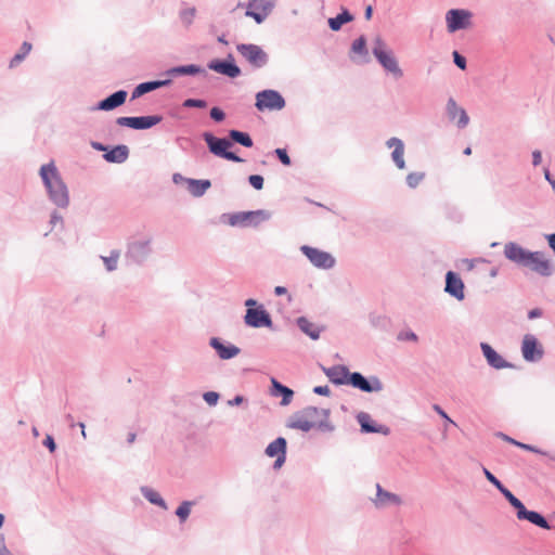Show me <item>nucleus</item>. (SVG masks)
<instances>
[{
    "label": "nucleus",
    "mask_w": 555,
    "mask_h": 555,
    "mask_svg": "<svg viewBox=\"0 0 555 555\" xmlns=\"http://www.w3.org/2000/svg\"><path fill=\"white\" fill-rule=\"evenodd\" d=\"M434 410L440 415L442 416L443 418H446L449 423L453 424V421L447 415V413L439 406V405H434Z\"/></svg>",
    "instance_id": "obj_54"
},
{
    "label": "nucleus",
    "mask_w": 555,
    "mask_h": 555,
    "mask_svg": "<svg viewBox=\"0 0 555 555\" xmlns=\"http://www.w3.org/2000/svg\"><path fill=\"white\" fill-rule=\"evenodd\" d=\"M541 314H542V312L540 309H532L529 312L528 317H529V319H534V318L541 317Z\"/></svg>",
    "instance_id": "obj_57"
},
{
    "label": "nucleus",
    "mask_w": 555,
    "mask_h": 555,
    "mask_svg": "<svg viewBox=\"0 0 555 555\" xmlns=\"http://www.w3.org/2000/svg\"><path fill=\"white\" fill-rule=\"evenodd\" d=\"M485 475H486L487 479L492 485H494L500 491H502V489H505V487L501 483V481L494 475H492L488 469H485Z\"/></svg>",
    "instance_id": "obj_44"
},
{
    "label": "nucleus",
    "mask_w": 555,
    "mask_h": 555,
    "mask_svg": "<svg viewBox=\"0 0 555 555\" xmlns=\"http://www.w3.org/2000/svg\"><path fill=\"white\" fill-rule=\"evenodd\" d=\"M272 383H273L274 388L283 395V403L284 404L289 403V401L293 397V391L289 388L278 383L275 379H273Z\"/></svg>",
    "instance_id": "obj_36"
},
{
    "label": "nucleus",
    "mask_w": 555,
    "mask_h": 555,
    "mask_svg": "<svg viewBox=\"0 0 555 555\" xmlns=\"http://www.w3.org/2000/svg\"><path fill=\"white\" fill-rule=\"evenodd\" d=\"M347 384H350L354 388H359L365 392L380 391L383 389V384L378 378H373L372 382H369L357 372L350 374Z\"/></svg>",
    "instance_id": "obj_14"
},
{
    "label": "nucleus",
    "mask_w": 555,
    "mask_h": 555,
    "mask_svg": "<svg viewBox=\"0 0 555 555\" xmlns=\"http://www.w3.org/2000/svg\"><path fill=\"white\" fill-rule=\"evenodd\" d=\"M387 145L389 147L395 146V150L392 152V159L396 163V165L398 166V168L403 169L405 166V163H404V158H403L404 146H403L402 141L397 138H391L390 140H388Z\"/></svg>",
    "instance_id": "obj_25"
},
{
    "label": "nucleus",
    "mask_w": 555,
    "mask_h": 555,
    "mask_svg": "<svg viewBox=\"0 0 555 555\" xmlns=\"http://www.w3.org/2000/svg\"><path fill=\"white\" fill-rule=\"evenodd\" d=\"M189 184L192 194L195 196L203 195L210 188V181L208 180H190Z\"/></svg>",
    "instance_id": "obj_32"
},
{
    "label": "nucleus",
    "mask_w": 555,
    "mask_h": 555,
    "mask_svg": "<svg viewBox=\"0 0 555 555\" xmlns=\"http://www.w3.org/2000/svg\"><path fill=\"white\" fill-rule=\"evenodd\" d=\"M249 183L253 188L256 190H261L263 188V178L259 175H251L249 176Z\"/></svg>",
    "instance_id": "obj_43"
},
{
    "label": "nucleus",
    "mask_w": 555,
    "mask_h": 555,
    "mask_svg": "<svg viewBox=\"0 0 555 555\" xmlns=\"http://www.w3.org/2000/svg\"><path fill=\"white\" fill-rule=\"evenodd\" d=\"M300 250L317 268L331 269L335 264V258L330 253L308 245H302Z\"/></svg>",
    "instance_id": "obj_8"
},
{
    "label": "nucleus",
    "mask_w": 555,
    "mask_h": 555,
    "mask_svg": "<svg viewBox=\"0 0 555 555\" xmlns=\"http://www.w3.org/2000/svg\"><path fill=\"white\" fill-rule=\"evenodd\" d=\"M127 92L124 90L117 91L99 103V108L103 111H111L125 103Z\"/></svg>",
    "instance_id": "obj_22"
},
{
    "label": "nucleus",
    "mask_w": 555,
    "mask_h": 555,
    "mask_svg": "<svg viewBox=\"0 0 555 555\" xmlns=\"http://www.w3.org/2000/svg\"><path fill=\"white\" fill-rule=\"evenodd\" d=\"M447 109L452 119H457V125L464 128L468 125L469 118L464 108L460 107L454 99H449Z\"/></svg>",
    "instance_id": "obj_19"
},
{
    "label": "nucleus",
    "mask_w": 555,
    "mask_h": 555,
    "mask_svg": "<svg viewBox=\"0 0 555 555\" xmlns=\"http://www.w3.org/2000/svg\"><path fill=\"white\" fill-rule=\"evenodd\" d=\"M448 30L454 33L470 25V13L465 10H450L446 16Z\"/></svg>",
    "instance_id": "obj_12"
},
{
    "label": "nucleus",
    "mask_w": 555,
    "mask_h": 555,
    "mask_svg": "<svg viewBox=\"0 0 555 555\" xmlns=\"http://www.w3.org/2000/svg\"><path fill=\"white\" fill-rule=\"evenodd\" d=\"M255 106L258 111H280L285 106V100L275 90H263L256 94Z\"/></svg>",
    "instance_id": "obj_6"
},
{
    "label": "nucleus",
    "mask_w": 555,
    "mask_h": 555,
    "mask_svg": "<svg viewBox=\"0 0 555 555\" xmlns=\"http://www.w3.org/2000/svg\"><path fill=\"white\" fill-rule=\"evenodd\" d=\"M93 146L99 151H105L106 149L101 143H94Z\"/></svg>",
    "instance_id": "obj_61"
},
{
    "label": "nucleus",
    "mask_w": 555,
    "mask_h": 555,
    "mask_svg": "<svg viewBox=\"0 0 555 555\" xmlns=\"http://www.w3.org/2000/svg\"><path fill=\"white\" fill-rule=\"evenodd\" d=\"M145 498L157 505H160L162 507H166L165 501L159 496V494L151 489L144 490Z\"/></svg>",
    "instance_id": "obj_38"
},
{
    "label": "nucleus",
    "mask_w": 555,
    "mask_h": 555,
    "mask_svg": "<svg viewBox=\"0 0 555 555\" xmlns=\"http://www.w3.org/2000/svg\"><path fill=\"white\" fill-rule=\"evenodd\" d=\"M500 437H501L502 439H504L505 441H507V442H511V443H512V441H513V438H509L508 436H506V435H504V434H500Z\"/></svg>",
    "instance_id": "obj_63"
},
{
    "label": "nucleus",
    "mask_w": 555,
    "mask_h": 555,
    "mask_svg": "<svg viewBox=\"0 0 555 555\" xmlns=\"http://www.w3.org/2000/svg\"><path fill=\"white\" fill-rule=\"evenodd\" d=\"M532 158H533V165L534 166H538L540 165L541 160H542V155H541V152L540 151H534L532 153Z\"/></svg>",
    "instance_id": "obj_56"
},
{
    "label": "nucleus",
    "mask_w": 555,
    "mask_h": 555,
    "mask_svg": "<svg viewBox=\"0 0 555 555\" xmlns=\"http://www.w3.org/2000/svg\"><path fill=\"white\" fill-rule=\"evenodd\" d=\"M423 179H424L423 172H412V173L408 175L406 183L411 188H416Z\"/></svg>",
    "instance_id": "obj_41"
},
{
    "label": "nucleus",
    "mask_w": 555,
    "mask_h": 555,
    "mask_svg": "<svg viewBox=\"0 0 555 555\" xmlns=\"http://www.w3.org/2000/svg\"><path fill=\"white\" fill-rule=\"evenodd\" d=\"M229 135H230V138L233 141L242 144L245 147H251L253 146V140L249 137V134L246 133V132H242V131H238V130H231L229 132Z\"/></svg>",
    "instance_id": "obj_33"
},
{
    "label": "nucleus",
    "mask_w": 555,
    "mask_h": 555,
    "mask_svg": "<svg viewBox=\"0 0 555 555\" xmlns=\"http://www.w3.org/2000/svg\"><path fill=\"white\" fill-rule=\"evenodd\" d=\"M372 12H373L372 7H371V5H369V7L365 9V18H366V20H370V18H371V16H372Z\"/></svg>",
    "instance_id": "obj_59"
},
{
    "label": "nucleus",
    "mask_w": 555,
    "mask_h": 555,
    "mask_svg": "<svg viewBox=\"0 0 555 555\" xmlns=\"http://www.w3.org/2000/svg\"><path fill=\"white\" fill-rule=\"evenodd\" d=\"M358 421L361 425V428L363 431H366V433H383V434H388V428L384 427V426H379V427H376L372 424V420L370 417L369 414L366 413H360L358 415Z\"/></svg>",
    "instance_id": "obj_27"
},
{
    "label": "nucleus",
    "mask_w": 555,
    "mask_h": 555,
    "mask_svg": "<svg viewBox=\"0 0 555 555\" xmlns=\"http://www.w3.org/2000/svg\"><path fill=\"white\" fill-rule=\"evenodd\" d=\"M373 54L386 70L390 72L396 77L402 76V70L399 67L397 60L390 52L386 51V46L380 38L375 40Z\"/></svg>",
    "instance_id": "obj_7"
},
{
    "label": "nucleus",
    "mask_w": 555,
    "mask_h": 555,
    "mask_svg": "<svg viewBox=\"0 0 555 555\" xmlns=\"http://www.w3.org/2000/svg\"><path fill=\"white\" fill-rule=\"evenodd\" d=\"M286 292H287V291H286V288H285V287H283V286H276V287L274 288V293H275L278 296L284 295V294H286Z\"/></svg>",
    "instance_id": "obj_58"
},
{
    "label": "nucleus",
    "mask_w": 555,
    "mask_h": 555,
    "mask_svg": "<svg viewBox=\"0 0 555 555\" xmlns=\"http://www.w3.org/2000/svg\"><path fill=\"white\" fill-rule=\"evenodd\" d=\"M266 454L270 457H276L274 467L280 468L286 457V440L282 437L276 438L267 447Z\"/></svg>",
    "instance_id": "obj_15"
},
{
    "label": "nucleus",
    "mask_w": 555,
    "mask_h": 555,
    "mask_svg": "<svg viewBox=\"0 0 555 555\" xmlns=\"http://www.w3.org/2000/svg\"><path fill=\"white\" fill-rule=\"evenodd\" d=\"M40 176L49 191L51 199L61 207L68 204V192L63 183L56 167L53 163L43 165L40 169Z\"/></svg>",
    "instance_id": "obj_3"
},
{
    "label": "nucleus",
    "mask_w": 555,
    "mask_h": 555,
    "mask_svg": "<svg viewBox=\"0 0 555 555\" xmlns=\"http://www.w3.org/2000/svg\"><path fill=\"white\" fill-rule=\"evenodd\" d=\"M162 121V117L154 116H141V117H118L116 122L119 126L130 127L133 129H149Z\"/></svg>",
    "instance_id": "obj_10"
},
{
    "label": "nucleus",
    "mask_w": 555,
    "mask_h": 555,
    "mask_svg": "<svg viewBox=\"0 0 555 555\" xmlns=\"http://www.w3.org/2000/svg\"><path fill=\"white\" fill-rule=\"evenodd\" d=\"M43 444L50 450V452H54L55 451V442H54V439L51 437V436H47L46 439L43 440Z\"/></svg>",
    "instance_id": "obj_49"
},
{
    "label": "nucleus",
    "mask_w": 555,
    "mask_h": 555,
    "mask_svg": "<svg viewBox=\"0 0 555 555\" xmlns=\"http://www.w3.org/2000/svg\"><path fill=\"white\" fill-rule=\"evenodd\" d=\"M275 153L283 165H285V166L291 165V158L284 149H278L275 151Z\"/></svg>",
    "instance_id": "obj_45"
},
{
    "label": "nucleus",
    "mask_w": 555,
    "mask_h": 555,
    "mask_svg": "<svg viewBox=\"0 0 555 555\" xmlns=\"http://www.w3.org/2000/svg\"><path fill=\"white\" fill-rule=\"evenodd\" d=\"M266 214L259 211L237 212L229 216V223L231 225H246L253 222H258L266 218Z\"/></svg>",
    "instance_id": "obj_16"
},
{
    "label": "nucleus",
    "mask_w": 555,
    "mask_h": 555,
    "mask_svg": "<svg viewBox=\"0 0 555 555\" xmlns=\"http://www.w3.org/2000/svg\"><path fill=\"white\" fill-rule=\"evenodd\" d=\"M245 322L253 327L269 326L271 324L270 317L264 310L254 308L247 309Z\"/></svg>",
    "instance_id": "obj_17"
},
{
    "label": "nucleus",
    "mask_w": 555,
    "mask_h": 555,
    "mask_svg": "<svg viewBox=\"0 0 555 555\" xmlns=\"http://www.w3.org/2000/svg\"><path fill=\"white\" fill-rule=\"evenodd\" d=\"M184 107H198L204 108L207 106V103L204 100L198 99H188L183 103Z\"/></svg>",
    "instance_id": "obj_42"
},
{
    "label": "nucleus",
    "mask_w": 555,
    "mask_h": 555,
    "mask_svg": "<svg viewBox=\"0 0 555 555\" xmlns=\"http://www.w3.org/2000/svg\"><path fill=\"white\" fill-rule=\"evenodd\" d=\"M328 411L318 409L314 406H307L301 411L295 413L288 421L289 428L309 431L311 429H327L328 428Z\"/></svg>",
    "instance_id": "obj_2"
},
{
    "label": "nucleus",
    "mask_w": 555,
    "mask_h": 555,
    "mask_svg": "<svg viewBox=\"0 0 555 555\" xmlns=\"http://www.w3.org/2000/svg\"><path fill=\"white\" fill-rule=\"evenodd\" d=\"M204 399L208 404L214 405L217 403L219 395L217 392L209 391L204 395Z\"/></svg>",
    "instance_id": "obj_48"
},
{
    "label": "nucleus",
    "mask_w": 555,
    "mask_h": 555,
    "mask_svg": "<svg viewBox=\"0 0 555 555\" xmlns=\"http://www.w3.org/2000/svg\"><path fill=\"white\" fill-rule=\"evenodd\" d=\"M297 323H298L299 328L304 333H306L309 337H311L312 339L319 338V336H320L319 328L313 323H311L308 319L301 317L298 319Z\"/></svg>",
    "instance_id": "obj_30"
},
{
    "label": "nucleus",
    "mask_w": 555,
    "mask_h": 555,
    "mask_svg": "<svg viewBox=\"0 0 555 555\" xmlns=\"http://www.w3.org/2000/svg\"><path fill=\"white\" fill-rule=\"evenodd\" d=\"M377 503L385 505V504H401V499L391 492L385 491L382 489L379 485H377Z\"/></svg>",
    "instance_id": "obj_28"
},
{
    "label": "nucleus",
    "mask_w": 555,
    "mask_h": 555,
    "mask_svg": "<svg viewBox=\"0 0 555 555\" xmlns=\"http://www.w3.org/2000/svg\"><path fill=\"white\" fill-rule=\"evenodd\" d=\"M129 150L126 145L115 146L113 150L104 155V158L109 163H122L128 158Z\"/></svg>",
    "instance_id": "obj_26"
},
{
    "label": "nucleus",
    "mask_w": 555,
    "mask_h": 555,
    "mask_svg": "<svg viewBox=\"0 0 555 555\" xmlns=\"http://www.w3.org/2000/svg\"><path fill=\"white\" fill-rule=\"evenodd\" d=\"M208 67L231 78H235L241 74L240 68L235 64L228 62L212 61L209 63Z\"/></svg>",
    "instance_id": "obj_21"
},
{
    "label": "nucleus",
    "mask_w": 555,
    "mask_h": 555,
    "mask_svg": "<svg viewBox=\"0 0 555 555\" xmlns=\"http://www.w3.org/2000/svg\"><path fill=\"white\" fill-rule=\"evenodd\" d=\"M210 345L217 350L221 359H231L240 353V349L233 345L224 346L218 338H211Z\"/></svg>",
    "instance_id": "obj_24"
},
{
    "label": "nucleus",
    "mask_w": 555,
    "mask_h": 555,
    "mask_svg": "<svg viewBox=\"0 0 555 555\" xmlns=\"http://www.w3.org/2000/svg\"><path fill=\"white\" fill-rule=\"evenodd\" d=\"M521 352L527 361H537L543 356L542 346L539 344L538 339L530 334L525 335L522 339Z\"/></svg>",
    "instance_id": "obj_13"
},
{
    "label": "nucleus",
    "mask_w": 555,
    "mask_h": 555,
    "mask_svg": "<svg viewBox=\"0 0 555 555\" xmlns=\"http://www.w3.org/2000/svg\"><path fill=\"white\" fill-rule=\"evenodd\" d=\"M501 493L506 498L511 505L517 509L518 519H526L540 528L551 529L548 522L542 515L537 512L527 511L521 501L518 500L507 488L502 489Z\"/></svg>",
    "instance_id": "obj_4"
},
{
    "label": "nucleus",
    "mask_w": 555,
    "mask_h": 555,
    "mask_svg": "<svg viewBox=\"0 0 555 555\" xmlns=\"http://www.w3.org/2000/svg\"><path fill=\"white\" fill-rule=\"evenodd\" d=\"M399 339L402 340H417V336L413 332L401 333Z\"/></svg>",
    "instance_id": "obj_52"
},
{
    "label": "nucleus",
    "mask_w": 555,
    "mask_h": 555,
    "mask_svg": "<svg viewBox=\"0 0 555 555\" xmlns=\"http://www.w3.org/2000/svg\"><path fill=\"white\" fill-rule=\"evenodd\" d=\"M118 258H119L118 251H112L109 257H103L104 263L108 271L116 269Z\"/></svg>",
    "instance_id": "obj_40"
},
{
    "label": "nucleus",
    "mask_w": 555,
    "mask_h": 555,
    "mask_svg": "<svg viewBox=\"0 0 555 555\" xmlns=\"http://www.w3.org/2000/svg\"><path fill=\"white\" fill-rule=\"evenodd\" d=\"M453 57H454V63L456 64V66H459L461 69L466 68V60L457 51L453 52Z\"/></svg>",
    "instance_id": "obj_47"
},
{
    "label": "nucleus",
    "mask_w": 555,
    "mask_h": 555,
    "mask_svg": "<svg viewBox=\"0 0 555 555\" xmlns=\"http://www.w3.org/2000/svg\"><path fill=\"white\" fill-rule=\"evenodd\" d=\"M544 176H545V179H546V180L551 181V177H550V171H548V169H545V170H544Z\"/></svg>",
    "instance_id": "obj_64"
},
{
    "label": "nucleus",
    "mask_w": 555,
    "mask_h": 555,
    "mask_svg": "<svg viewBox=\"0 0 555 555\" xmlns=\"http://www.w3.org/2000/svg\"><path fill=\"white\" fill-rule=\"evenodd\" d=\"M203 138H204L205 142L207 143L209 151L214 155L223 157L228 160H232L235 163L243 162V159L241 157H238L234 153L228 151V149L232 146V143L229 140L216 138L215 135H212L209 132H205L203 134Z\"/></svg>",
    "instance_id": "obj_5"
},
{
    "label": "nucleus",
    "mask_w": 555,
    "mask_h": 555,
    "mask_svg": "<svg viewBox=\"0 0 555 555\" xmlns=\"http://www.w3.org/2000/svg\"><path fill=\"white\" fill-rule=\"evenodd\" d=\"M313 391L317 395H321V396H328L331 392V390L327 386H317L313 388Z\"/></svg>",
    "instance_id": "obj_50"
},
{
    "label": "nucleus",
    "mask_w": 555,
    "mask_h": 555,
    "mask_svg": "<svg viewBox=\"0 0 555 555\" xmlns=\"http://www.w3.org/2000/svg\"><path fill=\"white\" fill-rule=\"evenodd\" d=\"M195 15V10L194 9H191L189 11H185L182 15L183 20L190 24L192 22V18L194 17Z\"/></svg>",
    "instance_id": "obj_53"
},
{
    "label": "nucleus",
    "mask_w": 555,
    "mask_h": 555,
    "mask_svg": "<svg viewBox=\"0 0 555 555\" xmlns=\"http://www.w3.org/2000/svg\"><path fill=\"white\" fill-rule=\"evenodd\" d=\"M0 555H12L4 545V538L0 535Z\"/></svg>",
    "instance_id": "obj_55"
},
{
    "label": "nucleus",
    "mask_w": 555,
    "mask_h": 555,
    "mask_svg": "<svg viewBox=\"0 0 555 555\" xmlns=\"http://www.w3.org/2000/svg\"><path fill=\"white\" fill-rule=\"evenodd\" d=\"M325 374L334 384L343 385L348 383L351 373L345 366L336 365L327 369Z\"/></svg>",
    "instance_id": "obj_23"
},
{
    "label": "nucleus",
    "mask_w": 555,
    "mask_h": 555,
    "mask_svg": "<svg viewBox=\"0 0 555 555\" xmlns=\"http://www.w3.org/2000/svg\"><path fill=\"white\" fill-rule=\"evenodd\" d=\"M273 4L269 0H251L247 5L245 15L253 17L258 24L270 14Z\"/></svg>",
    "instance_id": "obj_11"
},
{
    "label": "nucleus",
    "mask_w": 555,
    "mask_h": 555,
    "mask_svg": "<svg viewBox=\"0 0 555 555\" xmlns=\"http://www.w3.org/2000/svg\"><path fill=\"white\" fill-rule=\"evenodd\" d=\"M517 447L524 449V450H527V451H531V452H535V453H540V454H545L544 452H542L541 450L534 448L533 446H530V444H526V443H517Z\"/></svg>",
    "instance_id": "obj_51"
},
{
    "label": "nucleus",
    "mask_w": 555,
    "mask_h": 555,
    "mask_svg": "<svg viewBox=\"0 0 555 555\" xmlns=\"http://www.w3.org/2000/svg\"><path fill=\"white\" fill-rule=\"evenodd\" d=\"M210 117L216 121H222L225 115L219 107H212L210 109Z\"/></svg>",
    "instance_id": "obj_46"
},
{
    "label": "nucleus",
    "mask_w": 555,
    "mask_h": 555,
    "mask_svg": "<svg viewBox=\"0 0 555 555\" xmlns=\"http://www.w3.org/2000/svg\"><path fill=\"white\" fill-rule=\"evenodd\" d=\"M31 50V44L28 43V42H24L22 44V48H21V51L18 53H16L14 55V57L11 60V66H14L16 64H18L20 62H22L25 56L30 52Z\"/></svg>",
    "instance_id": "obj_35"
},
{
    "label": "nucleus",
    "mask_w": 555,
    "mask_h": 555,
    "mask_svg": "<svg viewBox=\"0 0 555 555\" xmlns=\"http://www.w3.org/2000/svg\"><path fill=\"white\" fill-rule=\"evenodd\" d=\"M446 292L456 299L462 300L464 298V284L462 280L451 271L447 273Z\"/></svg>",
    "instance_id": "obj_18"
},
{
    "label": "nucleus",
    "mask_w": 555,
    "mask_h": 555,
    "mask_svg": "<svg viewBox=\"0 0 555 555\" xmlns=\"http://www.w3.org/2000/svg\"><path fill=\"white\" fill-rule=\"evenodd\" d=\"M240 54L254 67H262L268 61L267 53L256 44H238Z\"/></svg>",
    "instance_id": "obj_9"
},
{
    "label": "nucleus",
    "mask_w": 555,
    "mask_h": 555,
    "mask_svg": "<svg viewBox=\"0 0 555 555\" xmlns=\"http://www.w3.org/2000/svg\"><path fill=\"white\" fill-rule=\"evenodd\" d=\"M166 81H150V82H143L135 87L132 98H139L143 95L146 92L153 91L162 86H164Z\"/></svg>",
    "instance_id": "obj_31"
},
{
    "label": "nucleus",
    "mask_w": 555,
    "mask_h": 555,
    "mask_svg": "<svg viewBox=\"0 0 555 555\" xmlns=\"http://www.w3.org/2000/svg\"><path fill=\"white\" fill-rule=\"evenodd\" d=\"M352 52L358 54L366 53V40L363 36L356 39L351 47Z\"/></svg>",
    "instance_id": "obj_39"
},
{
    "label": "nucleus",
    "mask_w": 555,
    "mask_h": 555,
    "mask_svg": "<svg viewBox=\"0 0 555 555\" xmlns=\"http://www.w3.org/2000/svg\"><path fill=\"white\" fill-rule=\"evenodd\" d=\"M192 503L189 501H184L177 508L176 514L180 518L181 521H185L190 515Z\"/></svg>",
    "instance_id": "obj_37"
},
{
    "label": "nucleus",
    "mask_w": 555,
    "mask_h": 555,
    "mask_svg": "<svg viewBox=\"0 0 555 555\" xmlns=\"http://www.w3.org/2000/svg\"><path fill=\"white\" fill-rule=\"evenodd\" d=\"M505 257L531 271L548 276L552 273L551 260L541 251H529L516 243H507L504 246Z\"/></svg>",
    "instance_id": "obj_1"
},
{
    "label": "nucleus",
    "mask_w": 555,
    "mask_h": 555,
    "mask_svg": "<svg viewBox=\"0 0 555 555\" xmlns=\"http://www.w3.org/2000/svg\"><path fill=\"white\" fill-rule=\"evenodd\" d=\"M245 305L248 307V308H251L253 306L256 305V300L254 299H247Z\"/></svg>",
    "instance_id": "obj_60"
},
{
    "label": "nucleus",
    "mask_w": 555,
    "mask_h": 555,
    "mask_svg": "<svg viewBox=\"0 0 555 555\" xmlns=\"http://www.w3.org/2000/svg\"><path fill=\"white\" fill-rule=\"evenodd\" d=\"M481 349L488 363L494 369H504L509 366L508 363L488 344H481Z\"/></svg>",
    "instance_id": "obj_20"
},
{
    "label": "nucleus",
    "mask_w": 555,
    "mask_h": 555,
    "mask_svg": "<svg viewBox=\"0 0 555 555\" xmlns=\"http://www.w3.org/2000/svg\"><path fill=\"white\" fill-rule=\"evenodd\" d=\"M172 75H196L202 73V68L197 65L191 64V65H184V66H178L170 70Z\"/></svg>",
    "instance_id": "obj_34"
},
{
    "label": "nucleus",
    "mask_w": 555,
    "mask_h": 555,
    "mask_svg": "<svg viewBox=\"0 0 555 555\" xmlns=\"http://www.w3.org/2000/svg\"><path fill=\"white\" fill-rule=\"evenodd\" d=\"M134 439H135V434L131 433V434L128 435V442L129 443H132L134 441Z\"/></svg>",
    "instance_id": "obj_62"
},
{
    "label": "nucleus",
    "mask_w": 555,
    "mask_h": 555,
    "mask_svg": "<svg viewBox=\"0 0 555 555\" xmlns=\"http://www.w3.org/2000/svg\"><path fill=\"white\" fill-rule=\"evenodd\" d=\"M352 20L353 16L347 10H344L336 17H332L328 20V26L332 30L337 31L341 28L344 24L349 23Z\"/></svg>",
    "instance_id": "obj_29"
}]
</instances>
